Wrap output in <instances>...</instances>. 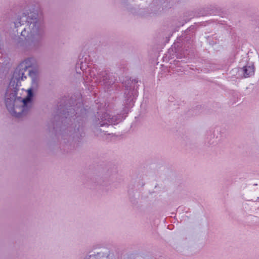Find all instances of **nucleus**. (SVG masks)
Returning <instances> with one entry per match:
<instances>
[{"label": "nucleus", "instance_id": "obj_1", "mask_svg": "<svg viewBox=\"0 0 259 259\" xmlns=\"http://www.w3.org/2000/svg\"><path fill=\"white\" fill-rule=\"evenodd\" d=\"M10 96V98L7 97L5 100L6 106L10 113L16 117H20L26 114L28 110L27 104L30 102L32 97V90H28L27 96L24 99L16 98L15 93H13Z\"/></svg>", "mask_w": 259, "mask_h": 259}, {"label": "nucleus", "instance_id": "obj_2", "mask_svg": "<svg viewBox=\"0 0 259 259\" xmlns=\"http://www.w3.org/2000/svg\"><path fill=\"white\" fill-rule=\"evenodd\" d=\"M104 182L105 181L103 178L95 172H88L87 179L84 182L91 189H94L98 185H104Z\"/></svg>", "mask_w": 259, "mask_h": 259}, {"label": "nucleus", "instance_id": "obj_3", "mask_svg": "<svg viewBox=\"0 0 259 259\" xmlns=\"http://www.w3.org/2000/svg\"><path fill=\"white\" fill-rule=\"evenodd\" d=\"M89 253V254L86 255L83 259H113L111 258L109 250L100 252L90 251Z\"/></svg>", "mask_w": 259, "mask_h": 259}, {"label": "nucleus", "instance_id": "obj_4", "mask_svg": "<svg viewBox=\"0 0 259 259\" xmlns=\"http://www.w3.org/2000/svg\"><path fill=\"white\" fill-rule=\"evenodd\" d=\"M27 66H25L24 69L22 68L21 70L20 66H18L13 74V77H15L18 80H20V79L23 80L24 72L25 71L26 68H27Z\"/></svg>", "mask_w": 259, "mask_h": 259}, {"label": "nucleus", "instance_id": "obj_5", "mask_svg": "<svg viewBox=\"0 0 259 259\" xmlns=\"http://www.w3.org/2000/svg\"><path fill=\"white\" fill-rule=\"evenodd\" d=\"M253 65L246 66L243 67V74L245 77H250L254 74Z\"/></svg>", "mask_w": 259, "mask_h": 259}, {"label": "nucleus", "instance_id": "obj_6", "mask_svg": "<svg viewBox=\"0 0 259 259\" xmlns=\"http://www.w3.org/2000/svg\"><path fill=\"white\" fill-rule=\"evenodd\" d=\"M136 186L134 184H130L128 186V196H134V189Z\"/></svg>", "mask_w": 259, "mask_h": 259}, {"label": "nucleus", "instance_id": "obj_7", "mask_svg": "<svg viewBox=\"0 0 259 259\" xmlns=\"http://www.w3.org/2000/svg\"><path fill=\"white\" fill-rule=\"evenodd\" d=\"M145 184V183L144 182L143 178L140 179L138 180V182L136 184V187L138 189H140L142 188Z\"/></svg>", "mask_w": 259, "mask_h": 259}, {"label": "nucleus", "instance_id": "obj_8", "mask_svg": "<svg viewBox=\"0 0 259 259\" xmlns=\"http://www.w3.org/2000/svg\"><path fill=\"white\" fill-rule=\"evenodd\" d=\"M129 199L133 205H136L137 204L138 201L134 196H129Z\"/></svg>", "mask_w": 259, "mask_h": 259}, {"label": "nucleus", "instance_id": "obj_9", "mask_svg": "<svg viewBox=\"0 0 259 259\" xmlns=\"http://www.w3.org/2000/svg\"><path fill=\"white\" fill-rule=\"evenodd\" d=\"M258 184H259V181L258 182V183H253V186H257Z\"/></svg>", "mask_w": 259, "mask_h": 259}, {"label": "nucleus", "instance_id": "obj_10", "mask_svg": "<svg viewBox=\"0 0 259 259\" xmlns=\"http://www.w3.org/2000/svg\"><path fill=\"white\" fill-rule=\"evenodd\" d=\"M23 32H24V31H22V32H21V34H22V35H23Z\"/></svg>", "mask_w": 259, "mask_h": 259}, {"label": "nucleus", "instance_id": "obj_11", "mask_svg": "<svg viewBox=\"0 0 259 259\" xmlns=\"http://www.w3.org/2000/svg\"><path fill=\"white\" fill-rule=\"evenodd\" d=\"M255 214H258V213H257V211H256V212H255Z\"/></svg>", "mask_w": 259, "mask_h": 259}, {"label": "nucleus", "instance_id": "obj_12", "mask_svg": "<svg viewBox=\"0 0 259 259\" xmlns=\"http://www.w3.org/2000/svg\"><path fill=\"white\" fill-rule=\"evenodd\" d=\"M257 209H258V210H259V207L257 208Z\"/></svg>", "mask_w": 259, "mask_h": 259}]
</instances>
